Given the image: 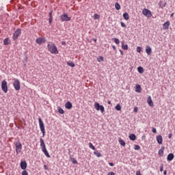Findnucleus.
<instances>
[{
	"label": "nucleus",
	"instance_id": "nucleus-1",
	"mask_svg": "<svg viewBox=\"0 0 175 175\" xmlns=\"http://www.w3.org/2000/svg\"><path fill=\"white\" fill-rule=\"evenodd\" d=\"M40 143L42 152H44V155H46L47 158H51V157L50 156V154H49V151H47V149L46 148V144H44V141L43 140V139H40Z\"/></svg>",
	"mask_w": 175,
	"mask_h": 175
},
{
	"label": "nucleus",
	"instance_id": "nucleus-2",
	"mask_svg": "<svg viewBox=\"0 0 175 175\" xmlns=\"http://www.w3.org/2000/svg\"><path fill=\"white\" fill-rule=\"evenodd\" d=\"M47 47L49 51L51 53V54H58V49H57V46H55V44H49Z\"/></svg>",
	"mask_w": 175,
	"mask_h": 175
},
{
	"label": "nucleus",
	"instance_id": "nucleus-3",
	"mask_svg": "<svg viewBox=\"0 0 175 175\" xmlns=\"http://www.w3.org/2000/svg\"><path fill=\"white\" fill-rule=\"evenodd\" d=\"M27 161H23L21 162V169H22V170H23L22 172V175H29L28 174V172H27V170H25V169H27Z\"/></svg>",
	"mask_w": 175,
	"mask_h": 175
},
{
	"label": "nucleus",
	"instance_id": "nucleus-4",
	"mask_svg": "<svg viewBox=\"0 0 175 175\" xmlns=\"http://www.w3.org/2000/svg\"><path fill=\"white\" fill-rule=\"evenodd\" d=\"M38 122L40 125V129L42 133V136H44V135H46V130L44 129V123L43 122V120H42L41 118H38Z\"/></svg>",
	"mask_w": 175,
	"mask_h": 175
},
{
	"label": "nucleus",
	"instance_id": "nucleus-5",
	"mask_svg": "<svg viewBox=\"0 0 175 175\" xmlns=\"http://www.w3.org/2000/svg\"><path fill=\"white\" fill-rule=\"evenodd\" d=\"M15 148H16V152L17 154L21 152L23 145L21 144V142H20V141H18L15 143Z\"/></svg>",
	"mask_w": 175,
	"mask_h": 175
},
{
	"label": "nucleus",
	"instance_id": "nucleus-6",
	"mask_svg": "<svg viewBox=\"0 0 175 175\" xmlns=\"http://www.w3.org/2000/svg\"><path fill=\"white\" fill-rule=\"evenodd\" d=\"M60 21L62 23H64V21H70L71 18L70 16H68V14L64 13L59 16Z\"/></svg>",
	"mask_w": 175,
	"mask_h": 175
},
{
	"label": "nucleus",
	"instance_id": "nucleus-7",
	"mask_svg": "<svg viewBox=\"0 0 175 175\" xmlns=\"http://www.w3.org/2000/svg\"><path fill=\"white\" fill-rule=\"evenodd\" d=\"M94 109L97 110V111H101L102 113L105 112V107L103 105H99V103H94Z\"/></svg>",
	"mask_w": 175,
	"mask_h": 175
},
{
	"label": "nucleus",
	"instance_id": "nucleus-8",
	"mask_svg": "<svg viewBox=\"0 0 175 175\" xmlns=\"http://www.w3.org/2000/svg\"><path fill=\"white\" fill-rule=\"evenodd\" d=\"M142 14H144V16H146V17H148V18L152 17V14L151 13V11H150V10H148L147 8H144L142 10Z\"/></svg>",
	"mask_w": 175,
	"mask_h": 175
},
{
	"label": "nucleus",
	"instance_id": "nucleus-9",
	"mask_svg": "<svg viewBox=\"0 0 175 175\" xmlns=\"http://www.w3.org/2000/svg\"><path fill=\"white\" fill-rule=\"evenodd\" d=\"M1 90L5 94L8 93V82L6 80H3L1 82Z\"/></svg>",
	"mask_w": 175,
	"mask_h": 175
},
{
	"label": "nucleus",
	"instance_id": "nucleus-10",
	"mask_svg": "<svg viewBox=\"0 0 175 175\" xmlns=\"http://www.w3.org/2000/svg\"><path fill=\"white\" fill-rule=\"evenodd\" d=\"M13 85L16 91H20L21 86L20 85V81L18 79H14Z\"/></svg>",
	"mask_w": 175,
	"mask_h": 175
},
{
	"label": "nucleus",
	"instance_id": "nucleus-11",
	"mask_svg": "<svg viewBox=\"0 0 175 175\" xmlns=\"http://www.w3.org/2000/svg\"><path fill=\"white\" fill-rule=\"evenodd\" d=\"M20 35H21V29H17L13 34V40H16V39H18Z\"/></svg>",
	"mask_w": 175,
	"mask_h": 175
},
{
	"label": "nucleus",
	"instance_id": "nucleus-12",
	"mask_svg": "<svg viewBox=\"0 0 175 175\" xmlns=\"http://www.w3.org/2000/svg\"><path fill=\"white\" fill-rule=\"evenodd\" d=\"M36 43L37 44H43V43H46V38L39 37L36 40Z\"/></svg>",
	"mask_w": 175,
	"mask_h": 175
},
{
	"label": "nucleus",
	"instance_id": "nucleus-13",
	"mask_svg": "<svg viewBox=\"0 0 175 175\" xmlns=\"http://www.w3.org/2000/svg\"><path fill=\"white\" fill-rule=\"evenodd\" d=\"M167 3L166 1H163L161 0L159 3H158V6H159V9H163L164 8L166 7Z\"/></svg>",
	"mask_w": 175,
	"mask_h": 175
},
{
	"label": "nucleus",
	"instance_id": "nucleus-14",
	"mask_svg": "<svg viewBox=\"0 0 175 175\" xmlns=\"http://www.w3.org/2000/svg\"><path fill=\"white\" fill-rule=\"evenodd\" d=\"M170 25V22L167 21L163 25V29L165 31L169 29V26Z\"/></svg>",
	"mask_w": 175,
	"mask_h": 175
},
{
	"label": "nucleus",
	"instance_id": "nucleus-15",
	"mask_svg": "<svg viewBox=\"0 0 175 175\" xmlns=\"http://www.w3.org/2000/svg\"><path fill=\"white\" fill-rule=\"evenodd\" d=\"M174 159V154L173 153H170L167 157V161L171 162V161Z\"/></svg>",
	"mask_w": 175,
	"mask_h": 175
},
{
	"label": "nucleus",
	"instance_id": "nucleus-16",
	"mask_svg": "<svg viewBox=\"0 0 175 175\" xmlns=\"http://www.w3.org/2000/svg\"><path fill=\"white\" fill-rule=\"evenodd\" d=\"M147 103L151 107H154V102H152V99L151 98V96H149L147 100Z\"/></svg>",
	"mask_w": 175,
	"mask_h": 175
},
{
	"label": "nucleus",
	"instance_id": "nucleus-17",
	"mask_svg": "<svg viewBox=\"0 0 175 175\" xmlns=\"http://www.w3.org/2000/svg\"><path fill=\"white\" fill-rule=\"evenodd\" d=\"M152 51V49H151V47L150 46H147L146 47V53L148 54V55H151V53Z\"/></svg>",
	"mask_w": 175,
	"mask_h": 175
},
{
	"label": "nucleus",
	"instance_id": "nucleus-18",
	"mask_svg": "<svg viewBox=\"0 0 175 175\" xmlns=\"http://www.w3.org/2000/svg\"><path fill=\"white\" fill-rule=\"evenodd\" d=\"M156 139L159 144H162V142L163 141V139H162V135H157L156 137Z\"/></svg>",
	"mask_w": 175,
	"mask_h": 175
},
{
	"label": "nucleus",
	"instance_id": "nucleus-19",
	"mask_svg": "<svg viewBox=\"0 0 175 175\" xmlns=\"http://www.w3.org/2000/svg\"><path fill=\"white\" fill-rule=\"evenodd\" d=\"M65 107L66 109H68V110H70V109H72V107H73V105H72V103H70V101H68L65 105Z\"/></svg>",
	"mask_w": 175,
	"mask_h": 175
},
{
	"label": "nucleus",
	"instance_id": "nucleus-20",
	"mask_svg": "<svg viewBox=\"0 0 175 175\" xmlns=\"http://www.w3.org/2000/svg\"><path fill=\"white\" fill-rule=\"evenodd\" d=\"M165 151V147L163 146L159 150V157H163V152Z\"/></svg>",
	"mask_w": 175,
	"mask_h": 175
},
{
	"label": "nucleus",
	"instance_id": "nucleus-21",
	"mask_svg": "<svg viewBox=\"0 0 175 175\" xmlns=\"http://www.w3.org/2000/svg\"><path fill=\"white\" fill-rule=\"evenodd\" d=\"M135 92H142V86L140 85L137 84L135 86Z\"/></svg>",
	"mask_w": 175,
	"mask_h": 175
},
{
	"label": "nucleus",
	"instance_id": "nucleus-22",
	"mask_svg": "<svg viewBox=\"0 0 175 175\" xmlns=\"http://www.w3.org/2000/svg\"><path fill=\"white\" fill-rule=\"evenodd\" d=\"M49 21L50 25H51V24H53V11H51V12H50V14H49Z\"/></svg>",
	"mask_w": 175,
	"mask_h": 175
},
{
	"label": "nucleus",
	"instance_id": "nucleus-23",
	"mask_svg": "<svg viewBox=\"0 0 175 175\" xmlns=\"http://www.w3.org/2000/svg\"><path fill=\"white\" fill-rule=\"evenodd\" d=\"M3 44L5 46H8V44H10V40L9 38H5L3 40Z\"/></svg>",
	"mask_w": 175,
	"mask_h": 175
},
{
	"label": "nucleus",
	"instance_id": "nucleus-24",
	"mask_svg": "<svg viewBox=\"0 0 175 175\" xmlns=\"http://www.w3.org/2000/svg\"><path fill=\"white\" fill-rule=\"evenodd\" d=\"M137 71L139 73H140V75H142V74L144 73V68H143V67H142V66H139L137 68Z\"/></svg>",
	"mask_w": 175,
	"mask_h": 175
},
{
	"label": "nucleus",
	"instance_id": "nucleus-25",
	"mask_svg": "<svg viewBox=\"0 0 175 175\" xmlns=\"http://www.w3.org/2000/svg\"><path fill=\"white\" fill-rule=\"evenodd\" d=\"M123 18H124V20L128 21L129 20V14H128V12H124L123 14Z\"/></svg>",
	"mask_w": 175,
	"mask_h": 175
},
{
	"label": "nucleus",
	"instance_id": "nucleus-26",
	"mask_svg": "<svg viewBox=\"0 0 175 175\" xmlns=\"http://www.w3.org/2000/svg\"><path fill=\"white\" fill-rule=\"evenodd\" d=\"M130 140H132L133 142L136 140V135L135 134H131L129 135Z\"/></svg>",
	"mask_w": 175,
	"mask_h": 175
},
{
	"label": "nucleus",
	"instance_id": "nucleus-27",
	"mask_svg": "<svg viewBox=\"0 0 175 175\" xmlns=\"http://www.w3.org/2000/svg\"><path fill=\"white\" fill-rule=\"evenodd\" d=\"M57 110H58V113H59V114H64L65 113V111H64V109L62 108H61V107H58Z\"/></svg>",
	"mask_w": 175,
	"mask_h": 175
},
{
	"label": "nucleus",
	"instance_id": "nucleus-28",
	"mask_svg": "<svg viewBox=\"0 0 175 175\" xmlns=\"http://www.w3.org/2000/svg\"><path fill=\"white\" fill-rule=\"evenodd\" d=\"M67 65L71 68H75V63L73 62H67Z\"/></svg>",
	"mask_w": 175,
	"mask_h": 175
},
{
	"label": "nucleus",
	"instance_id": "nucleus-29",
	"mask_svg": "<svg viewBox=\"0 0 175 175\" xmlns=\"http://www.w3.org/2000/svg\"><path fill=\"white\" fill-rule=\"evenodd\" d=\"M94 155H96L98 158H100L102 157V154L100 152H99L98 150L94 152Z\"/></svg>",
	"mask_w": 175,
	"mask_h": 175
},
{
	"label": "nucleus",
	"instance_id": "nucleus-30",
	"mask_svg": "<svg viewBox=\"0 0 175 175\" xmlns=\"http://www.w3.org/2000/svg\"><path fill=\"white\" fill-rule=\"evenodd\" d=\"M115 8H116V10H120V9H121V5H120V3H116Z\"/></svg>",
	"mask_w": 175,
	"mask_h": 175
},
{
	"label": "nucleus",
	"instance_id": "nucleus-31",
	"mask_svg": "<svg viewBox=\"0 0 175 175\" xmlns=\"http://www.w3.org/2000/svg\"><path fill=\"white\" fill-rule=\"evenodd\" d=\"M89 147H90V148H92V150H94V151H95V150H96L95 148V146H94V145L91 142L89 143Z\"/></svg>",
	"mask_w": 175,
	"mask_h": 175
},
{
	"label": "nucleus",
	"instance_id": "nucleus-32",
	"mask_svg": "<svg viewBox=\"0 0 175 175\" xmlns=\"http://www.w3.org/2000/svg\"><path fill=\"white\" fill-rule=\"evenodd\" d=\"M70 161L74 165H77V160H76L75 158H71Z\"/></svg>",
	"mask_w": 175,
	"mask_h": 175
},
{
	"label": "nucleus",
	"instance_id": "nucleus-33",
	"mask_svg": "<svg viewBox=\"0 0 175 175\" xmlns=\"http://www.w3.org/2000/svg\"><path fill=\"white\" fill-rule=\"evenodd\" d=\"M116 110H117L118 111H120V110H121V105L120 104H118L116 107H115Z\"/></svg>",
	"mask_w": 175,
	"mask_h": 175
},
{
	"label": "nucleus",
	"instance_id": "nucleus-34",
	"mask_svg": "<svg viewBox=\"0 0 175 175\" xmlns=\"http://www.w3.org/2000/svg\"><path fill=\"white\" fill-rule=\"evenodd\" d=\"M122 49L123 50H128V44H122Z\"/></svg>",
	"mask_w": 175,
	"mask_h": 175
},
{
	"label": "nucleus",
	"instance_id": "nucleus-35",
	"mask_svg": "<svg viewBox=\"0 0 175 175\" xmlns=\"http://www.w3.org/2000/svg\"><path fill=\"white\" fill-rule=\"evenodd\" d=\"M119 142H120V144L121 146H125V141H124V140L120 139V140H119Z\"/></svg>",
	"mask_w": 175,
	"mask_h": 175
},
{
	"label": "nucleus",
	"instance_id": "nucleus-36",
	"mask_svg": "<svg viewBox=\"0 0 175 175\" xmlns=\"http://www.w3.org/2000/svg\"><path fill=\"white\" fill-rule=\"evenodd\" d=\"M113 40L116 44H120V40L118 38H113Z\"/></svg>",
	"mask_w": 175,
	"mask_h": 175
},
{
	"label": "nucleus",
	"instance_id": "nucleus-37",
	"mask_svg": "<svg viewBox=\"0 0 175 175\" xmlns=\"http://www.w3.org/2000/svg\"><path fill=\"white\" fill-rule=\"evenodd\" d=\"M137 53H142V47L140 46L137 47Z\"/></svg>",
	"mask_w": 175,
	"mask_h": 175
},
{
	"label": "nucleus",
	"instance_id": "nucleus-38",
	"mask_svg": "<svg viewBox=\"0 0 175 175\" xmlns=\"http://www.w3.org/2000/svg\"><path fill=\"white\" fill-rule=\"evenodd\" d=\"M121 24V27H122V28H126V25H125V23H124V22H120Z\"/></svg>",
	"mask_w": 175,
	"mask_h": 175
},
{
	"label": "nucleus",
	"instance_id": "nucleus-39",
	"mask_svg": "<svg viewBox=\"0 0 175 175\" xmlns=\"http://www.w3.org/2000/svg\"><path fill=\"white\" fill-rule=\"evenodd\" d=\"M97 61H98V62H100V61H103V57L100 56V57L97 59Z\"/></svg>",
	"mask_w": 175,
	"mask_h": 175
},
{
	"label": "nucleus",
	"instance_id": "nucleus-40",
	"mask_svg": "<svg viewBox=\"0 0 175 175\" xmlns=\"http://www.w3.org/2000/svg\"><path fill=\"white\" fill-rule=\"evenodd\" d=\"M99 18V15H98V14H94V20H98Z\"/></svg>",
	"mask_w": 175,
	"mask_h": 175
},
{
	"label": "nucleus",
	"instance_id": "nucleus-41",
	"mask_svg": "<svg viewBox=\"0 0 175 175\" xmlns=\"http://www.w3.org/2000/svg\"><path fill=\"white\" fill-rule=\"evenodd\" d=\"M135 150H140V146H139V145H135Z\"/></svg>",
	"mask_w": 175,
	"mask_h": 175
},
{
	"label": "nucleus",
	"instance_id": "nucleus-42",
	"mask_svg": "<svg viewBox=\"0 0 175 175\" xmlns=\"http://www.w3.org/2000/svg\"><path fill=\"white\" fill-rule=\"evenodd\" d=\"M152 132L153 133H157V129L152 127Z\"/></svg>",
	"mask_w": 175,
	"mask_h": 175
},
{
	"label": "nucleus",
	"instance_id": "nucleus-43",
	"mask_svg": "<svg viewBox=\"0 0 175 175\" xmlns=\"http://www.w3.org/2000/svg\"><path fill=\"white\" fill-rule=\"evenodd\" d=\"M139 109L137 108V107H135L134 108V113H137Z\"/></svg>",
	"mask_w": 175,
	"mask_h": 175
},
{
	"label": "nucleus",
	"instance_id": "nucleus-44",
	"mask_svg": "<svg viewBox=\"0 0 175 175\" xmlns=\"http://www.w3.org/2000/svg\"><path fill=\"white\" fill-rule=\"evenodd\" d=\"M107 175H116V174L113 172H109Z\"/></svg>",
	"mask_w": 175,
	"mask_h": 175
},
{
	"label": "nucleus",
	"instance_id": "nucleus-45",
	"mask_svg": "<svg viewBox=\"0 0 175 175\" xmlns=\"http://www.w3.org/2000/svg\"><path fill=\"white\" fill-rule=\"evenodd\" d=\"M160 172H163V165H161Z\"/></svg>",
	"mask_w": 175,
	"mask_h": 175
},
{
	"label": "nucleus",
	"instance_id": "nucleus-46",
	"mask_svg": "<svg viewBox=\"0 0 175 175\" xmlns=\"http://www.w3.org/2000/svg\"><path fill=\"white\" fill-rule=\"evenodd\" d=\"M44 168L45 169V170H49V167H47L46 165H44Z\"/></svg>",
	"mask_w": 175,
	"mask_h": 175
},
{
	"label": "nucleus",
	"instance_id": "nucleus-47",
	"mask_svg": "<svg viewBox=\"0 0 175 175\" xmlns=\"http://www.w3.org/2000/svg\"><path fill=\"white\" fill-rule=\"evenodd\" d=\"M136 175H142V173H140V171H137Z\"/></svg>",
	"mask_w": 175,
	"mask_h": 175
},
{
	"label": "nucleus",
	"instance_id": "nucleus-48",
	"mask_svg": "<svg viewBox=\"0 0 175 175\" xmlns=\"http://www.w3.org/2000/svg\"><path fill=\"white\" fill-rule=\"evenodd\" d=\"M62 46H65L66 44V42L65 41L62 42Z\"/></svg>",
	"mask_w": 175,
	"mask_h": 175
},
{
	"label": "nucleus",
	"instance_id": "nucleus-49",
	"mask_svg": "<svg viewBox=\"0 0 175 175\" xmlns=\"http://www.w3.org/2000/svg\"><path fill=\"white\" fill-rule=\"evenodd\" d=\"M172 133H170L168 135V139H172Z\"/></svg>",
	"mask_w": 175,
	"mask_h": 175
},
{
	"label": "nucleus",
	"instance_id": "nucleus-50",
	"mask_svg": "<svg viewBox=\"0 0 175 175\" xmlns=\"http://www.w3.org/2000/svg\"><path fill=\"white\" fill-rule=\"evenodd\" d=\"M163 174H164V175L167 174V170H164V171H163Z\"/></svg>",
	"mask_w": 175,
	"mask_h": 175
},
{
	"label": "nucleus",
	"instance_id": "nucleus-51",
	"mask_svg": "<svg viewBox=\"0 0 175 175\" xmlns=\"http://www.w3.org/2000/svg\"><path fill=\"white\" fill-rule=\"evenodd\" d=\"M109 166H114V163H109Z\"/></svg>",
	"mask_w": 175,
	"mask_h": 175
},
{
	"label": "nucleus",
	"instance_id": "nucleus-52",
	"mask_svg": "<svg viewBox=\"0 0 175 175\" xmlns=\"http://www.w3.org/2000/svg\"><path fill=\"white\" fill-rule=\"evenodd\" d=\"M112 48H113V50H114V51L116 50V46L113 45V46H112Z\"/></svg>",
	"mask_w": 175,
	"mask_h": 175
},
{
	"label": "nucleus",
	"instance_id": "nucleus-53",
	"mask_svg": "<svg viewBox=\"0 0 175 175\" xmlns=\"http://www.w3.org/2000/svg\"><path fill=\"white\" fill-rule=\"evenodd\" d=\"M120 54H121L122 55H124V52H123L122 51H121V50H120Z\"/></svg>",
	"mask_w": 175,
	"mask_h": 175
},
{
	"label": "nucleus",
	"instance_id": "nucleus-54",
	"mask_svg": "<svg viewBox=\"0 0 175 175\" xmlns=\"http://www.w3.org/2000/svg\"><path fill=\"white\" fill-rule=\"evenodd\" d=\"M174 16V13L171 14L170 17H173Z\"/></svg>",
	"mask_w": 175,
	"mask_h": 175
},
{
	"label": "nucleus",
	"instance_id": "nucleus-55",
	"mask_svg": "<svg viewBox=\"0 0 175 175\" xmlns=\"http://www.w3.org/2000/svg\"><path fill=\"white\" fill-rule=\"evenodd\" d=\"M108 105H111V101L109 100L108 101Z\"/></svg>",
	"mask_w": 175,
	"mask_h": 175
},
{
	"label": "nucleus",
	"instance_id": "nucleus-56",
	"mask_svg": "<svg viewBox=\"0 0 175 175\" xmlns=\"http://www.w3.org/2000/svg\"><path fill=\"white\" fill-rule=\"evenodd\" d=\"M94 42H96V39H94Z\"/></svg>",
	"mask_w": 175,
	"mask_h": 175
}]
</instances>
